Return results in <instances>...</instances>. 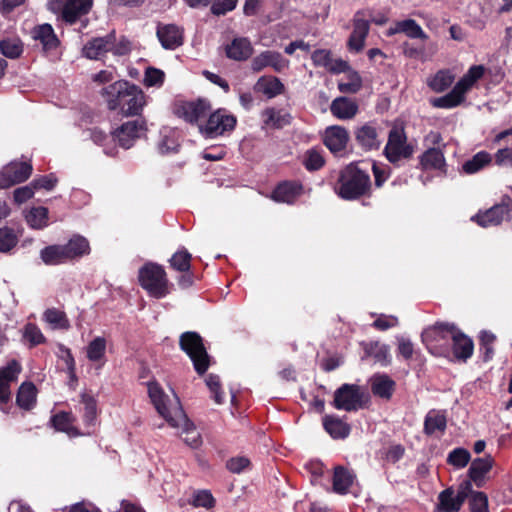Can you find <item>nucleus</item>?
<instances>
[{
    "mask_svg": "<svg viewBox=\"0 0 512 512\" xmlns=\"http://www.w3.org/2000/svg\"><path fill=\"white\" fill-rule=\"evenodd\" d=\"M138 279L141 287L154 298H164L170 293L167 274L163 267L158 264H145L139 270Z\"/></svg>",
    "mask_w": 512,
    "mask_h": 512,
    "instance_id": "4",
    "label": "nucleus"
},
{
    "mask_svg": "<svg viewBox=\"0 0 512 512\" xmlns=\"http://www.w3.org/2000/svg\"><path fill=\"white\" fill-rule=\"evenodd\" d=\"M211 104L206 99L188 101L181 103L175 113L186 122L199 125V121L205 118L211 112Z\"/></svg>",
    "mask_w": 512,
    "mask_h": 512,
    "instance_id": "12",
    "label": "nucleus"
},
{
    "mask_svg": "<svg viewBox=\"0 0 512 512\" xmlns=\"http://www.w3.org/2000/svg\"><path fill=\"white\" fill-rule=\"evenodd\" d=\"M1 53L11 59L18 58L23 52V45L18 38H7L0 42Z\"/></svg>",
    "mask_w": 512,
    "mask_h": 512,
    "instance_id": "49",
    "label": "nucleus"
},
{
    "mask_svg": "<svg viewBox=\"0 0 512 512\" xmlns=\"http://www.w3.org/2000/svg\"><path fill=\"white\" fill-rule=\"evenodd\" d=\"M32 166L26 162H11L0 173V188H8L29 178Z\"/></svg>",
    "mask_w": 512,
    "mask_h": 512,
    "instance_id": "13",
    "label": "nucleus"
},
{
    "mask_svg": "<svg viewBox=\"0 0 512 512\" xmlns=\"http://www.w3.org/2000/svg\"><path fill=\"white\" fill-rule=\"evenodd\" d=\"M368 17H371L370 9L360 10L355 13L353 19V34L366 39L369 32Z\"/></svg>",
    "mask_w": 512,
    "mask_h": 512,
    "instance_id": "45",
    "label": "nucleus"
},
{
    "mask_svg": "<svg viewBox=\"0 0 512 512\" xmlns=\"http://www.w3.org/2000/svg\"><path fill=\"white\" fill-rule=\"evenodd\" d=\"M420 165L424 170H441L445 166L443 152L437 148L428 149L421 155Z\"/></svg>",
    "mask_w": 512,
    "mask_h": 512,
    "instance_id": "35",
    "label": "nucleus"
},
{
    "mask_svg": "<svg viewBox=\"0 0 512 512\" xmlns=\"http://www.w3.org/2000/svg\"><path fill=\"white\" fill-rule=\"evenodd\" d=\"M215 500L209 491H198L193 498V505L196 507L212 508Z\"/></svg>",
    "mask_w": 512,
    "mask_h": 512,
    "instance_id": "63",
    "label": "nucleus"
},
{
    "mask_svg": "<svg viewBox=\"0 0 512 512\" xmlns=\"http://www.w3.org/2000/svg\"><path fill=\"white\" fill-rule=\"evenodd\" d=\"M21 372V365L11 360L5 367L0 368V403H7L11 396L10 386L16 382Z\"/></svg>",
    "mask_w": 512,
    "mask_h": 512,
    "instance_id": "16",
    "label": "nucleus"
},
{
    "mask_svg": "<svg viewBox=\"0 0 512 512\" xmlns=\"http://www.w3.org/2000/svg\"><path fill=\"white\" fill-rule=\"evenodd\" d=\"M370 187L371 181L367 171L351 163L341 170L335 190L341 198L354 200L366 195Z\"/></svg>",
    "mask_w": 512,
    "mask_h": 512,
    "instance_id": "3",
    "label": "nucleus"
},
{
    "mask_svg": "<svg viewBox=\"0 0 512 512\" xmlns=\"http://www.w3.org/2000/svg\"><path fill=\"white\" fill-rule=\"evenodd\" d=\"M454 75L449 70L438 71L429 81V87L435 92L446 90L454 82Z\"/></svg>",
    "mask_w": 512,
    "mask_h": 512,
    "instance_id": "44",
    "label": "nucleus"
},
{
    "mask_svg": "<svg viewBox=\"0 0 512 512\" xmlns=\"http://www.w3.org/2000/svg\"><path fill=\"white\" fill-rule=\"evenodd\" d=\"M484 72L485 68L483 65L471 66L467 73L456 83V86L466 94L482 78Z\"/></svg>",
    "mask_w": 512,
    "mask_h": 512,
    "instance_id": "38",
    "label": "nucleus"
},
{
    "mask_svg": "<svg viewBox=\"0 0 512 512\" xmlns=\"http://www.w3.org/2000/svg\"><path fill=\"white\" fill-rule=\"evenodd\" d=\"M508 212L509 209L506 205H494L485 212H479L474 215L471 219L479 226L487 228L501 224L508 215Z\"/></svg>",
    "mask_w": 512,
    "mask_h": 512,
    "instance_id": "19",
    "label": "nucleus"
},
{
    "mask_svg": "<svg viewBox=\"0 0 512 512\" xmlns=\"http://www.w3.org/2000/svg\"><path fill=\"white\" fill-rule=\"evenodd\" d=\"M236 117L226 109H217L209 114L207 121L198 125L199 132L206 138H215L235 128Z\"/></svg>",
    "mask_w": 512,
    "mask_h": 512,
    "instance_id": "9",
    "label": "nucleus"
},
{
    "mask_svg": "<svg viewBox=\"0 0 512 512\" xmlns=\"http://www.w3.org/2000/svg\"><path fill=\"white\" fill-rule=\"evenodd\" d=\"M446 429V417L440 411L431 410L425 417L424 431L428 435L436 431L444 432Z\"/></svg>",
    "mask_w": 512,
    "mask_h": 512,
    "instance_id": "39",
    "label": "nucleus"
},
{
    "mask_svg": "<svg viewBox=\"0 0 512 512\" xmlns=\"http://www.w3.org/2000/svg\"><path fill=\"white\" fill-rule=\"evenodd\" d=\"M493 465L494 459L490 455L474 459L468 470L469 481H473L477 487H481L485 481V475L492 469Z\"/></svg>",
    "mask_w": 512,
    "mask_h": 512,
    "instance_id": "22",
    "label": "nucleus"
},
{
    "mask_svg": "<svg viewBox=\"0 0 512 512\" xmlns=\"http://www.w3.org/2000/svg\"><path fill=\"white\" fill-rule=\"evenodd\" d=\"M263 124L268 128L280 129L290 124L291 115L282 110L267 108L261 113Z\"/></svg>",
    "mask_w": 512,
    "mask_h": 512,
    "instance_id": "33",
    "label": "nucleus"
},
{
    "mask_svg": "<svg viewBox=\"0 0 512 512\" xmlns=\"http://www.w3.org/2000/svg\"><path fill=\"white\" fill-rule=\"evenodd\" d=\"M464 99V92L458 89V87L455 85L448 94L434 99L432 104L438 108L449 109L460 105Z\"/></svg>",
    "mask_w": 512,
    "mask_h": 512,
    "instance_id": "40",
    "label": "nucleus"
},
{
    "mask_svg": "<svg viewBox=\"0 0 512 512\" xmlns=\"http://www.w3.org/2000/svg\"><path fill=\"white\" fill-rule=\"evenodd\" d=\"M349 136L345 128L340 126L328 127L324 135L326 147L333 153H338L345 149Z\"/></svg>",
    "mask_w": 512,
    "mask_h": 512,
    "instance_id": "21",
    "label": "nucleus"
},
{
    "mask_svg": "<svg viewBox=\"0 0 512 512\" xmlns=\"http://www.w3.org/2000/svg\"><path fill=\"white\" fill-rule=\"evenodd\" d=\"M81 403L84 405L83 419L86 425L90 426L94 424L97 417V406L96 400L93 396L83 393L81 394Z\"/></svg>",
    "mask_w": 512,
    "mask_h": 512,
    "instance_id": "51",
    "label": "nucleus"
},
{
    "mask_svg": "<svg viewBox=\"0 0 512 512\" xmlns=\"http://www.w3.org/2000/svg\"><path fill=\"white\" fill-rule=\"evenodd\" d=\"M19 236L13 228H0V252H10L18 243Z\"/></svg>",
    "mask_w": 512,
    "mask_h": 512,
    "instance_id": "50",
    "label": "nucleus"
},
{
    "mask_svg": "<svg viewBox=\"0 0 512 512\" xmlns=\"http://www.w3.org/2000/svg\"><path fill=\"white\" fill-rule=\"evenodd\" d=\"M470 453L464 448H456L448 454L447 462L456 468H464L470 461Z\"/></svg>",
    "mask_w": 512,
    "mask_h": 512,
    "instance_id": "54",
    "label": "nucleus"
},
{
    "mask_svg": "<svg viewBox=\"0 0 512 512\" xmlns=\"http://www.w3.org/2000/svg\"><path fill=\"white\" fill-rule=\"evenodd\" d=\"M455 326L448 323H436L422 332V341L427 349L437 356H448Z\"/></svg>",
    "mask_w": 512,
    "mask_h": 512,
    "instance_id": "5",
    "label": "nucleus"
},
{
    "mask_svg": "<svg viewBox=\"0 0 512 512\" xmlns=\"http://www.w3.org/2000/svg\"><path fill=\"white\" fill-rule=\"evenodd\" d=\"M250 466V460L244 456H237L229 459L226 463L227 469L232 473H241Z\"/></svg>",
    "mask_w": 512,
    "mask_h": 512,
    "instance_id": "60",
    "label": "nucleus"
},
{
    "mask_svg": "<svg viewBox=\"0 0 512 512\" xmlns=\"http://www.w3.org/2000/svg\"><path fill=\"white\" fill-rule=\"evenodd\" d=\"M148 394L157 412L171 427L181 430L180 434L184 442L193 448L198 447L201 443L200 433L188 420L177 395L173 394L169 397L156 382L148 384Z\"/></svg>",
    "mask_w": 512,
    "mask_h": 512,
    "instance_id": "1",
    "label": "nucleus"
},
{
    "mask_svg": "<svg viewBox=\"0 0 512 512\" xmlns=\"http://www.w3.org/2000/svg\"><path fill=\"white\" fill-rule=\"evenodd\" d=\"M179 342L181 349L186 352L193 362L196 372L204 374L209 367V356L201 336L196 332L188 331L180 336Z\"/></svg>",
    "mask_w": 512,
    "mask_h": 512,
    "instance_id": "6",
    "label": "nucleus"
},
{
    "mask_svg": "<svg viewBox=\"0 0 512 512\" xmlns=\"http://www.w3.org/2000/svg\"><path fill=\"white\" fill-rule=\"evenodd\" d=\"M35 189L36 188H34V186L32 184L17 188L14 191L15 202L18 204H22V203L26 202L27 200H29L30 198L33 197Z\"/></svg>",
    "mask_w": 512,
    "mask_h": 512,
    "instance_id": "64",
    "label": "nucleus"
},
{
    "mask_svg": "<svg viewBox=\"0 0 512 512\" xmlns=\"http://www.w3.org/2000/svg\"><path fill=\"white\" fill-rule=\"evenodd\" d=\"M114 49V34L105 37L93 38L83 47V55L89 59H100L103 55Z\"/></svg>",
    "mask_w": 512,
    "mask_h": 512,
    "instance_id": "18",
    "label": "nucleus"
},
{
    "mask_svg": "<svg viewBox=\"0 0 512 512\" xmlns=\"http://www.w3.org/2000/svg\"><path fill=\"white\" fill-rule=\"evenodd\" d=\"M190 262L191 254L185 249L178 250L170 259L171 267L179 272H188L191 267Z\"/></svg>",
    "mask_w": 512,
    "mask_h": 512,
    "instance_id": "52",
    "label": "nucleus"
},
{
    "mask_svg": "<svg viewBox=\"0 0 512 512\" xmlns=\"http://www.w3.org/2000/svg\"><path fill=\"white\" fill-rule=\"evenodd\" d=\"M31 35L42 45V49L46 53L55 50L59 45V40L50 24L45 23L34 27Z\"/></svg>",
    "mask_w": 512,
    "mask_h": 512,
    "instance_id": "20",
    "label": "nucleus"
},
{
    "mask_svg": "<svg viewBox=\"0 0 512 512\" xmlns=\"http://www.w3.org/2000/svg\"><path fill=\"white\" fill-rule=\"evenodd\" d=\"M63 247L69 262L87 256L91 251L89 241L78 234L73 235Z\"/></svg>",
    "mask_w": 512,
    "mask_h": 512,
    "instance_id": "23",
    "label": "nucleus"
},
{
    "mask_svg": "<svg viewBox=\"0 0 512 512\" xmlns=\"http://www.w3.org/2000/svg\"><path fill=\"white\" fill-rule=\"evenodd\" d=\"M238 0H215L211 5V13L215 16L225 15L234 10Z\"/></svg>",
    "mask_w": 512,
    "mask_h": 512,
    "instance_id": "58",
    "label": "nucleus"
},
{
    "mask_svg": "<svg viewBox=\"0 0 512 512\" xmlns=\"http://www.w3.org/2000/svg\"><path fill=\"white\" fill-rule=\"evenodd\" d=\"M106 353V340L104 337L94 338L87 346L86 356L92 362L102 361Z\"/></svg>",
    "mask_w": 512,
    "mask_h": 512,
    "instance_id": "46",
    "label": "nucleus"
},
{
    "mask_svg": "<svg viewBox=\"0 0 512 512\" xmlns=\"http://www.w3.org/2000/svg\"><path fill=\"white\" fill-rule=\"evenodd\" d=\"M303 187L298 182H283L272 192V199L276 202L293 203L301 194Z\"/></svg>",
    "mask_w": 512,
    "mask_h": 512,
    "instance_id": "24",
    "label": "nucleus"
},
{
    "mask_svg": "<svg viewBox=\"0 0 512 512\" xmlns=\"http://www.w3.org/2000/svg\"><path fill=\"white\" fill-rule=\"evenodd\" d=\"M355 480V474L343 467L337 466L334 468L333 475V490L338 494H346Z\"/></svg>",
    "mask_w": 512,
    "mask_h": 512,
    "instance_id": "31",
    "label": "nucleus"
},
{
    "mask_svg": "<svg viewBox=\"0 0 512 512\" xmlns=\"http://www.w3.org/2000/svg\"><path fill=\"white\" fill-rule=\"evenodd\" d=\"M17 404L23 409H30L36 401V388L32 383H22L19 387Z\"/></svg>",
    "mask_w": 512,
    "mask_h": 512,
    "instance_id": "41",
    "label": "nucleus"
},
{
    "mask_svg": "<svg viewBox=\"0 0 512 512\" xmlns=\"http://www.w3.org/2000/svg\"><path fill=\"white\" fill-rule=\"evenodd\" d=\"M253 53V47L248 38H235L226 47V54L229 58L237 61L248 59Z\"/></svg>",
    "mask_w": 512,
    "mask_h": 512,
    "instance_id": "26",
    "label": "nucleus"
},
{
    "mask_svg": "<svg viewBox=\"0 0 512 512\" xmlns=\"http://www.w3.org/2000/svg\"><path fill=\"white\" fill-rule=\"evenodd\" d=\"M395 389V382L385 374H376L371 378V391L375 396L390 399Z\"/></svg>",
    "mask_w": 512,
    "mask_h": 512,
    "instance_id": "29",
    "label": "nucleus"
},
{
    "mask_svg": "<svg viewBox=\"0 0 512 512\" xmlns=\"http://www.w3.org/2000/svg\"><path fill=\"white\" fill-rule=\"evenodd\" d=\"M382 131L375 123H366L355 132L357 143L365 150L379 149L382 143Z\"/></svg>",
    "mask_w": 512,
    "mask_h": 512,
    "instance_id": "15",
    "label": "nucleus"
},
{
    "mask_svg": "<svg viewBox=\"0 0 512 512\" xmlns=\"http://www.w3.org/2000/svg\"><path fill=\"white\" fill-rule=\"evenodd\" d=\"M399 321L396 316L380 314L373 322V327L378 330L385 331L390 328L396 327Z\"/></svg>",
    "mask_w": 512,
    "mask_h": 512,
    "instance_id": "61",
    "label": "nucleus"
},
{
    "mask_svg": "<svg viewBox=\"0 0 512 512\" xmlns=\"http://www.w3.org/2000/svg\"><path fill=\"white\" fill-rule=\"evenodd\" d=\"M471 492L472 483L469 480L461 482L457 491L452 487L441 491L438 495V512H458Z\"/></svg>",
    "mask_w": 512,
    "mask_h": 512,
    "instance_id": "10",
    "label": "nucleus"
},
{
    "mask_svg": "<svg viewBox=\"0 0 512 512\" xmlns=\"http://www.w3.org/2000/svg\"><path fill=\"white\" fill-rule=\"evenodd\" d=\"M414 153V148L407 142L404 128L394 126L388 135V141L384 148V154L390 163L396 164L403 159H409Z\"/></svg>",
    "mask_w": 512,
    "mask_h": 512,
    "instance_id": "8",
    "label": "nucleus"
},
{
    "mask_svg": "<svg viewBox=\"0 0 512 512\" xmlns=\"http://www.w3.org/2000/svg\"><path fill=\"white\" fill-rule=\"evenodd\" d=\"M28 225L33 229H43L48 225V209L34 207L25 216Z\"/></svg>",
    "mask_w": 512,
    "mask_h": 512,
    "instance_id": "43",
    "label": "nucleus"
},
{
    "mask_svg": "<svg viewBox=\"0 0 512 512\" xmlns=\"http://www.w3.org/2000/svg\"><path fill=\"white\" fill-rule=\"evenodd\" d=\"M451 347L454 356L459 360L466 361L473 354L474 346L472 340L457 328H455L451 339Z\"/></svg>",
    "mask_w": 512,
    "mask_h": 512,
    "instance_id": "25",
    "label": "nucleus"
},
{
    "mask_svg": "<svg viewBox=\"0 0 512 512\" xmlns=\"http://www.w3.org/2000/svg\"><path fill=\"white\" fill-rule=\"evenodd\" d=\"M23 337L32 346L39 345L45 342V337L41 332L40 328L32 323H28L25 325L23 330Z\"/></svg>",
    "mask_w": 512,
    "mask_h": 512,
    "instance_id": "56",
    "label": "nucleus"
},
{
    "mask_svg": "<svg viewBox=\"0 0 512 512\" xmlns=\"http://www.w3.org/2000/svg\"><path fill=\"white\" fill-rule=\"evenodd\" d=\"M43 320L51 326L52 329L67 330L70 327L66 313L57 308H48L43 313Z\"/></svg>",
    "mask_w": 512,
    "mask_h": 512,
    "instance_id": "37",
    "label": "nucleus"
},
{
    "mask_svg": "<svg viewBox=\"0 0 512 512\" xmlns=\"http://www.w3.org/2000/svg\"><path fill=\"white\" fill-rule=\"evenodd\" d=\"M469 497L471 512H488V497L484 492L472 490Z\"/></svg>",
    "mask_w": 512,
    "mask_h": 512,
    "instance_id": "53",
    "label": "nucleus"
},
{
    "mask_svg": "<svg viewBox=\"0 0 512 512\" xmlns=\"http://www.w3.org/2000/svg\"><path fill=\"white\" fill-rule=\"evenodd\" d=\"M92 6V0H68L63 14V20L73 24L77 19L87 14Z\"/></svg>",
    "mask_w": 512,
    "mask_h": 512,
    "instance_id": "32",
    "label": "nucleus"
},
{
    "mask_svg": "<svg viewBox=\"0 0 512 512\" xmlns=\"http://www.w3.org/2000/svg\"><path fill=\"white\" fill-rule=\"evenodd\" d=\"M311 59L315 66L324 67L326 70H328L332 60V55L329 50L318 49L312 53Z\"/></svg>",
    "mask_w": 512,
    "mask_h": 512,
    "instance_id": "59",
    "label": "nucleus"
},
{
    "mask_svg": "<svg viewBox=\"0 0 512 512\" xmlns=\"http://www.w3.org/2000/svg\"><path fill=\"white\" fill-rule=\"evenodd\" d=\"M346 78V81L340 80L338 82V89L340 92L356 93L361 89L362 79L356 71L350 69L348 72H346Z\"/></svg>",
    "mask_w": 512,
    "mask_h": 512,
    "instance_id": "47",
    "label": "nucleus"
},
{
    "mask_svg": "<svg viewBox=\"0 0 512 512\" xmlns=\"http://www.w3.org/2000/svg\"><path fill=\"white\" fill-rule=\"evenodd\" d=\"M51 421L57 430L66 432L70 436L78 435L76 428L73 426V417L70 413L62 412L56 414L52 417Z\"/></svg>",
    "mask_w": 512,
    "mask_h": 512,
    "instance_id": "48",
    "label": "nucleus"
},
{
    "mask_svg": "<svg viewBox=\"0 0 512 512\" xmlns=\"http://www.w3.org/2000/svg\"><path fill=\"white\" fill-rule=\"evenodd\" d=\"M40 258L49 266H56L69 262L63 244H54L44 247L40 251Z\"/></svg>",
    "mask_w": 512,
    "mask_h": 512,
    "instance_id": "34",
    "label": "nucleus"
},
{
    "mask_svg": "<svg viewBox=\"0 0 512 512\" xmlns=\"http://www.w3.org/2000/svg\"><path fill=\"white\" fill-rule=\"evenodd\" d=\"M397 33H404L412 39H427V34L423 31L421 26L413 19H406L395 23L394 27L388 30V35Z\"/></svg>",
    "mask_w": 512,
    "mask_h": 512,
    "instance_id": "28",
    "label": "nucleus"
},
{
    "mask_svg": "<svg viewBox=\"0 0 512 512\" xmlns=\"http://www.w3.org/2000/svg\"><path fill=\"white\" fill-rule=\"evenodd\" d=\"M165 74L162 70L148 67L144 73L143 84L146 87H160L164 82Z\"/></svg>",
    "mask_w": 512,
    "mask_h": 512,
    "instance_id": "55",
    "label": "nucleus"
},
{
    "mask_svg": "<svg viewBox=\"0 0 512 512\" xmlns=\"http://www.w3.org/2000/svg\"><path fill=\"white\" fill-rule=\"evenodd\" d=\"M330 110L339 119H351L356 115L358 105L351 99L339 97L332 101Z\"/></svg>",
    "mask_w": 512,
    "mask_h": 512,
    "instance_id": "30",
    "label": "nucleus"
},
{
    "mask_svg": "<svg viewBox=\"0 0 512 512\" xmlns=\"http://www.w3.org/2000/svg\"><path fill=\"white\" fill-rule=\"evenodd\" d=\"M369 396L356 384H343L334 393L333 405L347 412L362 409L368 403Z\"/></svg>",
    "mask_w": 512,
    "mask_h": 512,
    "instance_id": "7",
    "label": "nucleus"
},
{
    "mask_svg": "<svg viewBox=\"0 0 512 512\" xmlns=\"http://www.w3.org/2000/svg\"><path fill=\"white\" fill-rule=\"evenodd\" d=\"M109 110H118L124 116L139 115L146 105V96L141 88L126 80H118L102 90Z\"/></svg>",
    "mask_w": 512,
    "mask_h": 512,
    "instance_id": "2",
    "label": "nucleus"
},
{
    "mask_svg": "<svg viewBox=\"0 0 512 512\" xmlns=\"http://www.w3.org/2000/svg\"><path fill=\"white\" fill-rule=\"evenodd\" d=\"M147 131L146 121L143 119L130 120L123 123L113 133V139L125 149L133 146L135 140L145 135Z\"/></svg>",
    "mask_w": 512,
    "mask_h": 512,
    "instance_id": "11",
    "label": "nucleus"
},
{
    "mask_svg": "<svg viewBox=\"0 0 512 512\" xmlns=\"http://www.w3.org/2000/svg\"><path fill=\"white\" fill-rule=\"evenodd\" d=\"M491 156L485 151L478 152L471 159L467 160L462 169L466 174H474L482 170L491 162Z\"/></svg>",
    "mask_w": 512,
    "mask_h": 512,
    "instance_id": "42",
    "label": "nucleus"
},
{
    "mask_svg": "<svg viewBox=\"0 0 512 512\" xmlns=\"http://www.w3.org/2000/svg\"><path fill=\"white\" fill-rule=\"evenodd\" d=\"M254 90L271 99L283 93L284 85L277 77L262 76L256 82Z\"/></svg>",
    "mask_w": 512,
    "mask_h": 512,
    "instance_id": "27",
    "label": "nucleus"
},
{
    "mask_svg": "<svg viewBox=\"0 0 512 512\" xmlns=\"http://www.w3.org/2000/svg\"><path fill=\"white\" fill-rule=\"evenodd\" d=\"M303 163L307 170L315 171L324 165V158L318 150L310 149L306 152Z\"/></svg>",
    "mask_w": 512,
    "mask_h": 512,
    "instance_id": "57",
    "label": "nucleus"
},
{
    "mask_svg": "<svg viewBox=\"0 0 512 512\" xmlns=\"http://www.w3.org/2000/svg\"><path fill=\"white\" fill-rule=\"evenodd\" d=\"M266 67H271L276 72H281L289 67V61L279 52L266 50L251 61V68L254 72H260Z\"/></svg>",
    "mask_w": 512,
    "mask_h": 512,
    "instance_id": "14",
    "label": "nucleus"
},
{
    "mask_svg": "<svg viewBox=\"0 0 512 512\" xmlns=\"http://www.w3.org/2000/svg\"><path fill=\"white\" fill-rule=\"evenodd\" d=\"M206 384L213 394V398L217 404L223 403L224 397L220 392V379L217 375L210 374L206 378Z\"/></svg>",
    "mask_w": 512,
    "mask_h": 512,
    "instance_id": "62",
    "label": "nucleus"
},
{
    "mask_svg": "<svg viewBox=\"0 0 512 512\" xmlns=\"http://www.w3.org/2000/svg\"><path fill=\"white\" fill-rule=\"evenodd\" d=\"M323 426L326 432L334 439L345 438L350 433V427L341 419L334 416H325Z\"/></svg>",
    "mask_w": 512,
    "mask_h": 512,
    "instance_id": "36",
    "label": "nucleus"
},
{
    "mask_svg": "<svg viewBox=\"0 0 512 512\" xmlns=\"http://www.w3.org/2000/svg\"><path fill=\"white\" fill-rule=\"evenodd\" d=\"M157 37L165 49L174 50L183 44V30L174 24L158 25Z\"/></svg>",
    "mask_w": 512,
    "mask_h": 512,
    "instance_id": "17",
    "label": "nucleus"
}]
</instances>
